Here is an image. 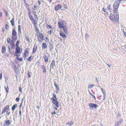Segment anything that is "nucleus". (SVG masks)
Returning a JSON list of instances; mask_svg holds the SVG:
<instances>
[{
  "label": "nucleus",
  "instance_id": "nucleus-1",
  "mask_svg": "<svg viewBox=\"0 0 126 126\" xmlns=\"http://www.w3.org/2000/svg\"><path fill=\"white\" fill-rule=\"evenodd\" d=\"M35 32L37 34V41L39 43H41L44 40V35L42 33H40L38 28L37 25L34 26Z\"/></svg>",
  "mask_w": 126,
  "mask_h": 126
},
{
  "label": "nucleus",
  "instance_id": "nucleus-2",
  "mask_svg": "<svg viewBox=\"0 0 126 126\" xmlns=\"http://www.w3.org/2000/svg\"><path fill=\"white\" fill-rule=\"evenodd\" d=\"M59 28L60 29H63L64 33L65 34L68 33V28L67 27L66 24H64L63 20L59 21L58 23Z\"/></svg>",
  "mask_w": 126,
  "mask_h": 126
},
{
  "label": "nucleus",
  "instance_id": "nucleus-3",
  "mask_svg": "<svg viewBox=\"0 0 126 126\" xmlns=\"http://www.w3.org/2000/svg\"><path fill=\"white\" fill-rule=\"evenodd\" d=\"M110 20L112 22L115 24H118L119 23V15H117L116 16V17L115 16L112 14H111L110 16Z\"/></svg>",
  "mask_w": 126,
  "mask_h": 126
},
{
  "label": "nucleus",
  "instance_id": "nucleus-4",
  "mask_svg": "<svg viewBox=\"0 0 126 126\" xmlns=\"http://www.w3.org/2000/svg\"><path fill=\"white\" fill-rule=\"evenodd\" d=\"M53 97H51V98L52 103L57 107H59V102L57 101L56 95L54 93H53Z\"/></svg>",
  "mask_w": 126,
  "mask_h": 126
},
{
  "label": "nucleus",
  "instance_id": "nucleus-5",
  "mask_svg": "<svg viewBox=\"0 0 126 126\" xmlns=\"http://www.w3.org/2000/svg\"><path fill=\"white\" fill-rule=\"evenodd\" d=\"M119 4L116 3V2H114L113 4V9L112 11L114 14H116L117 15H119V13L118 12V8L119 7Z\"/></svg>",
  "mask_w": 126,
  "mask_h": 126
},
{
  "label": "nucleus",
  "instance_id": "nucleus-6",
  "mask_svg": "<svg viewBox=\"0 0 126 126\" xmlns=\"http://www.w3.org/2000/svg\"><path fill=\"white\" fill-rule=\"evenodd\" d=\"M29 11V12L28 13V16L29 18L32 21L34 26L37 25V21H36L35 19L33 18V16L31 15V11L29 9H28Z\"/></svg>",
  "mask_w": 126,
  "mask_h": 126
},
{
  "label": "nucleus",
  "instance_id": "nucleus-7",
  "mask_svg": "<svg viewBox=\"0 0 126 126\" xmlns=\"http://www.w3.org/2000/svg\"><path fill=\"white\" fill-rule=\"evenodd\" d=\"M11 38L13 40L15 41L16 40L17 38V32L14 29H13L12 31Z\"/></svg>",
  "mask_w": 126,
  "mask_h": 126
},
{
  "label": "nucleus",
  "instance_id": "nucleus-8",
  "mask_svg": "<svg viewBox=\"0 0 126 126\" xmlns=\"http://www.w3.org/2000/svg\"><path fill=\"white\" fill-rule=\"evenodd\" d=\"M30 49L29 48H27L25 49L23 53V57L24 58H26L28 57L29 55Z\"/></svg>",
  "mask_w": 126,
  "mask_h": 126
},
{
  "label": "nucleus",
  "instance_id": "nucleus-9",
  "mask_svg": "<svg viewBox=\"0 0 126 126\" xmlns=\"http://www.w3.org/2000/svg\"><path fill=\"white\" fill-rule=\"evenodd\" d=\"M7 42L14 47H15V42L14 41V40H12L10 38H8L7 39Z\"/></svg>",
  "mask_w": 126,
  "mask_h": 126
},
{
  "label": "nucleus",
  "instance_id": "nucleus-10",
  "mask_svg": "<svg viewBox=\"0 0 126 126\" xmlns=\"http://www.w3.org/2000/svg\"><path fill=\"white\" fill-rule=\"evenodd\" d=\"M43 58L45 62L46 63H47L49 59L50 58V55L47 54V55H44L43 56Z\"/></svg>",
  "mask_w": 126,
  "mask_h": 126
},
{
  "label": "nucleus",
  "instance_id": "nucleus-11",
  "mask_svg": "<svg viewBox=\"0 0 126 126\" xmlns=\"http://www.w3.org/2000/svg\"><path fill=\"white\" fill-rule=\"evenodd\" d=\"M11 121L9 120H5L3 124V125L4 126H9L11 125Z\"/></svg>",
  "mask_w": 126,
  "mask_h": 126
},
{
  "label": "nucleus",
  "instance_id": "nucleus-12",
  "mask_svg": "<svg viewBox=\"0 0 126 126\" xmlns=\"http://www.w3.org/2000/svg\"><path fill=\"white\" fill-rule=\"evenodd\" d=\"M9 107L10 106L9 105H8L5 107L4 109L1 112V114H3L9 110H10L9 109Z\"/></svg>",
  "mask_w": 126,
  "mask_h": 126
},
{
  "label": "nucleus",
  "instance_id": "nucleus-13",
  "mask_svg": "<svg viewBox=\"0 0 126 126\" xmlns=\"http://www.w3.org/2000/svg\"><path fill=\"white\" fill-rule=\"evenodd\" d=\"M89 106L90 108H95L96 109L98 107V106L96 104L90 103L89 104Z\"/></svg>",
  "mask_w": 126,
  "mask_h": 126
},
{
  "label": "nucleus",
  "instance_id": "nucleus-14",
  "mask_svg": "<svg viewBox=\"0 0 126 126\" xmlns=\"http://www.w3.org/2000/svg\"><path fill=\"white\" fill-rule=\"evenodd\" d=\"M22 49L20 47H16V53L20 54L22 53Z\"/></svg>",
  "mask_w": 126,
  "mask_h": 126
},
{
  "label": "nucleus",
  "instance_id": "nucleus-15",
  "mask_svg": "<svg viewBox=\"0 0 126 126\" xmlns=\"http://www.w3.org/2000/svg\"><path fill=\"white\" fill-rule=\"evenodd\" d=\"M62 8V6L60 4H58L55 6L54 9L56 11H58V10H60Z\"/></svg>",
  "mask_w": 126,
  "mask_h": 126
},
{
  "label": "nucleus",
  "instance_id": "nucleus-16",
  "mask_svg": "<svg viewBox=\"0 0 126 126\" xmlns=\"http://www.w3.org/2000/svg\"><path fill=\"white\" fill-rule=\"evenodd\" d=\"M37 47L36 45L35 44L33 48L32 53L33 54H34L37 51Z\"/></svg>",
  "mask_w": 126,
  "mask_h": 126
},
{
  "label": "nucleus",
  "instance_id": "nucleus-17",
  "mask_svg": "<svg viewBox=\"0 0 126 126\" xmlns=\"http://www.w3.org/2000/svg\"><path fill=\"white\" fill-rule=\"evenodd\" d=\"M55 66V61L54 60L52 61L50 65V68L51 67L53 69L54 67V66Z\"/></svg>",
  "mask_w": 126,
  "mask_h": 126
},
{
  "label": "nucleus",
  "instance_id": "nucleus-18",
  "mask_svg": "<svg viewBox=\"0 0 126 126\" xmlns=\"http://www.w3.org/2000/svg\"><path fill=\"white\" fill-rule=\"evenodd\" d=\"M60 36L63 39H65L66 38V35L63 32H60Z\"/></svg>",
  "mask_w": 126,
  "mask_h": 126
},
{
  "label": "nucleus",
  "instance_id": "nucleus-19",
  "mask_svg": "<svg viewBox=\"0 0 126 126\" xmlns=\"http://www.w3.org/2000/svg\"><path fill=\"white\" fill-rule=\"evenodd\" d=\"M108 9L109 10L110 12H111L112 11V5L110 4L107 7Z\"/></svg>",
  "mask_w": 126,
  "mask_h": 126
},
{
  "label": "nucleus",
  "instance_id": "nucleus-20",
  "mask_svg": "<svg viewBox=\"0 0 126 126\" xmlns=\"http://www.w3.org/2000/svg\"><path fill=\"white\" fill-rule=\"evenodd\" d=\"M6 48L4 46H3L2 47L1 53H5L6 51Z\"/></svg>",
  "mask_w": 126,
  "mask_h": 126
},
{
  "label": "nucleus",
  "instance_id": "nucleus-21",
  "mask_svg": "<svg viewBox=\"0 0 126 126\" xmlns=\"http://www.w3.org/2000/svg\"><path fill=\"white\" fill-rule=\"evenodd\" d=\"M102 11L105 13V14H107L108 15H109V12L107 9L105 7H103L102 9Z\"/></svg>",
  "mask_w": 126,
  "mask_h": 126
},
{
  "label": "nucleus",
  "instance_id": "nucleus-22",
  "mask_svg": "<svg viewBox=\"0 0 126 126\" xmlns=\"http://www.w3.org/2000/svg\"><path fill=\"white\" fill-rule=\"evenodd\" d=\"M34 58V56L30 55V57L27 59V60L28 61L31 62L32 60Z\"/></svg>",
  "mask_w": 126,
  "mask_h": 126
},
{
  "label": "nucleus",
  "instance_id": "nucleus-23",
  "mask_svg": "<svg viewBox=\"0 0 126 126\" xmlns=\"http://www.w3.org/2000/svg\"><path fill=\"white\" fill-rule=\"evenodd\" d=\"M47 47V46L45 43L44 42L42 44V48L43 49H46Z\"/></svg>",
  "mask_w": 126,
  "mask_h": 126
},
{
  "label": "nucleus",
  "instance_id": "nucleus-24",
  "mask_svg": "<svg viewBox=\"0 0 126 126\" xmlns=\"http://www.w3.org/2000/svg\"><path fill=\"white\" fill-rule=\"evenodd\" d=\"M42 68L43 69V71L44 73H46V66L44 64H43L42 66Z\"/></svg>",
  "mask_w": 126,
  "mask_h": 126
},
{
  "label": "nucleus",
  "instance_id": "nucleus-25",
  "mask_svg": "<svg viewBox=\"0 0 126 126\" xmlns=\"http://www.w3.org/2000/svg\"><path fill=\"white\" fill-rule=\"evenodd\" d=\"M25 38L26 41H27L29 43L30 41L29 36L27 35H25Z\"/></svg>",
  "mask_w": 126,
  "mask_h": 126
},
{
  "label": "nucleus",
  "instance_id": "nucleus-26",
  "mask_svg": "<svg viewBox=\"0 0 126 126\" xmlns=\"http://www.w3.org/2000/svg\"><path fill=\"white\" fill-rule=\"evenodd\" d=\"M4 88L6 93H8L9 92V88L8 86L7 85V86H5Z\"/></svg>",
  "mask_w": 126,
  "mask_h": 126
},
{
  "label": "nucleus",
  "instance_id": "nucleus-27",
  "mask_svg": "<svg viewBox=\"0 0 126 126\" xmlns=\"http://www.w3.org/2000/svg\"><path fill=\"white\" fill-rule=\"evenodd\" d=\"M17 105L16 104L14 105L12 107V111H14L15 108L17 107Z\"/></svg>",
  "mask_w": 126,
  "mask_h": 126
},
{
  "label": "nucleus",
  "instance_id": "nucleus-28",
  "mask_svg": "<svg viewBox=\"0 0 126 126\" xmlns=\"http://www.w3.org/2000/svg\"><path fill=\"white\" fill-rule=\"evenodd\" d=\"M46 27L48 29H52V26L51 25H48L47 24V25L46 26Z\"/></svg>",
  "mask_w": 126,
  "mask_h": 126
},
{
  "label": "nucleus",
  "instance_id": "nucleus-29",
  "mask_svg": "<svg viewBox=\"0 0 126 126\" xmlns=\"http://www.w3.org/2000/svg\"><path fill=\"white\" fill-rule=\"evenodd\" d=\"M10 22L11 23L12 25V26H14V18H12V19L10 21Z\"/></svg>",
  "mask_w": 126,
  "mask_h": 126
},
{
  "label": "nucleus",
  "instance_id": "nucleus-30",
  "mask_svg": "<svg viewBox=\"0 0 126 126\" xmlns=\"http://www.w3.org/2000/svg\"><path fill=\"white\" fill-rule=\"evenodd\" d=\"M15 71L16 74H18L19 73V71L17 68H15L14 69Z\"/></svg>",
  "mask_w": 126,
  "mask_h": 126
},
{
  "label": "nucleus",
  "instance_id": "nucleus-31",
  "mask_svg": "<svg viewBox=\"0 0 126 126\" xmlns=\"http://www.w3.org/2000/svg\"><path fill=\"white\" fill-rule=\"evenodd\" d=\"M54 85L56 87V90H58L59 89V88L57 84L56 83H54Z\"/></svg>",
  "mask_w": 126,
  "mask_h": 126
},
{
  "label": "nucleus",
  "instance_id": "nucleus-32",
  "mask_svg": "<svg viewBox=\"0 0 126 126\" xmlns=\"http://www.w3.org/2000/svg\"><path fill=\"white\" fill-rule=\"evenodd\" d=\"M31 72H30L29 71H28V72L27 75L28 77L29 78H30L31 77Z\"/></svg>",
  "mask_w": 126,
  "mask_h": 126
},
{
  "label": "nucleus",
  "instance_id": "nucleus-33",
  "mask_svg": "<svg viewBox=\"0 0 126 126\" xmlns=\"http://www.w3.org/2000/svg\"><path fill=\"white\" fill-rule=\"evenodd\" d=\"M19 43H20V41L19 40H18L16 41V47H19Z\"/></svg>",
  "mask_w": 126,
  "mask_h": 126
},
{
  "label": "nucleus",
  "instance_id": "nucleus-34",
  "mask_svg": "<svg viewBox=\"0 0 126 126\" xmlns=\"http://www.w3.org/2000/svg\"><path fill=\"white\" fill-rule=\"evenodd\" d=\"M5 28L6 30H8L9 29V27L8 25L7 24H6L5 25Z\"/></svg>",
  "mask_w": 126,
  "mask_h": 126
},
{
  "label": "nucleus",
  "instance_id": "nucleus-35",
  "mask_svg": "<svg viewBox=\"0 0 126 126\" xmlns=\"http://www.w3.org/2000/svg\"><path fill=\"white\" fill-rule=\"evenodd\" d=\"M21 26L20 25H19L18 27V32L19 33H21Z\"/></svg>",
  "mask_w": 126,
  "mask_h": 126
},
{
  "label": "nucleus",
  "instance_id": "nucleus-36",
  "mask_svg": "<svg viewBox=\"0 0 126 126\" xmlns=\"http://www.w3.org/2000/svg\"><path fill=\"white\" fill-rule=\"evenodd\" d=\"M16 58L17 60L20 62H22L23 60V59L22 58H18V57H17Z\"/></svg>",
  "mask_w": 126,
  "mask_h": 126
},
{
  "label": "nucleus",
  "instance_id": "nucleus-37",
  "mask_svg": "<svg viewBox=\"0 0 126 126\" xmlns=\"http://www.w3.org/2000/svg\"><path fill=\"white\" fill-rule=\"evenodd\" d=\"M6 112V114L7 116H9L11 112L10 111V110H9Z\"/></svg>",
  "mask_w": 126,
  "mask_h": 126
},
{
  "label": "nucleus",
  "instance_id": "nucleus-38",
  "mask_svg": "<svg viewBox=\"0 0 126 126\" xmlns=\"http://www.w3.org/2000/svg\"><path fill=\"white\" fill-rule=\"evenodd\" d=\"M94 85H88V88L89 89H91L94 86Z\"/></svg>",
  "mask_w": 126,
  "mask_h": 126
},
{
  "label": "nucleus",
  "instance_id": "nucleus-39",
  "mask_svg": "<svg viewBox=\"0 0 126 126\" xmlns=\"http://www.w3.org/2000/svg\"><path fill=\"white\" fill-rule=\"evenodd\" d=\"M101 90L102 91V93H103V94H105L106 93L105 90L104 89H103L102 88H101Z\"/></svg>",
  "mask_w": 126,
  "mask_h": 126
},
{
  "label": "nucleus",
  "instance_id": "nucleus-40",
  "mask_svg": "<svg viewBox=\"0 0 126 126\" xmlns=\"http://www.w3.org/2000/svg\"><path fill=\"white\" fill-rule=\"evenodd\" d=\"M33 14H34V16L35 18V19H37V20L38 19V17L37 16V14H36V13H35V14H34L33 13Z\"/></svg>",
  "mask_w": 126,
  "mask_h": 126
},
{
  "label": "nucleus",
  "instance_id": "nucleus-41",
  "mask_svg": "<svg viewBox=\"0 0 126 126\" xmlns=\"http://www.w3.org/2000/svg\"><path fill=\"white\" fill-rule=\"evenodd\" d=\"M24 2L26 6V7H27V6L28 7L30 6V5L28 4V3L27 2L26 0L24 1Z\"/></svg>",
  "mask_w": 126,
  "mask_h": 126
},
{
  "label": "nucleus",
  "instance_id": "nucleus-42",
  "mask_svg": "<svg viewBox=\"0 0 126 126\" xmlns=\"http://www.w3.org/2000/svg\"><path fill=\"white\" fill-rule=\"evenodd\" d=\"M4 11L5 13L6 14V16H8V12L7 11L5 10H4Z\"/></svg>",
  "mask_w": 126,
  "mask_h": 126
},
{
  "label": "nucleus",
  "instance_id": "nucleus-43",
  "mask_svg": "<svg viewBox=\"0 0 126 126\" xmlns=\"http://www.w3.org/2000/svg\"><path fill=\"white\" fill-rule=\"evenodd\" d=\"M47 32L50 35H51L52 33V31L51 30H50L49 31H48Z\"/></svg>",
  "mask_w": 126,
  "mask_h": 126
},
{
  "label": "nucleus",
  "instance_id": "nucleus-44",
  "mask_svg": "<svg viewBox=\"0 0 126 126\" xmlns=\"http://www.w3.org/2000/svg\"><path fill=\"white\" fill-rule=\"evenodd\" d=\"M8 49L9 50V52L10 53V54H12V53L11 52V49L9 47H8Z\"/></svg>",
  "mask_w": 126,
  "mask_h": 126
},
{
  "label": "nucleus",
  "instance_id": "nucleus-45",
  "mask_svg": "<svg viewBox=\"0 0 126 126\" xmlns=\"http://www.w3.org/2000/svg\"><path fill=\"white\" fill-rule=\"evenodd\" d=\"M45 39H46L47 40V41H46V42H49V38L48 37H45Z\"/></svg>",
  "mask_w": 126,
  "mask_h": 126
},
{
  "label": "nucleus",
  "instance_id": "nucleus-46",
  "mask_svg": "<svg viewBox=\"0 0 126 126\" xmlns=\"http://www.w3.org/2000/svg\"><path fill=\"white\" fill-rule=\"evenodd\" d=\"M19 90L20 92H22V88L21 87H19Z\"/></svg>",
  "mask_w": 126,
  "mask_h": 126
},
{
  "label": "nucleus",
  "instance_id": "nucleus-47",
  "mask_svg": "<svg viewBox=\"0 0 126 126\" xmlns=\"http://www.w3.org/2000/svg\"><path fill=\"white\" fill-rule=\"evenodd\" d=\"M51 113L52 115H53V114H56V113L55 111H54L53 112H51Z\"/></svg>",
  "mask_w": 126,
  "mask_h": 126
},
{
  "label": "nucleus",
  "instance_id": "nucleus-48",
  "mask_svg": "<svg viewBox=\"0 0 126 126\" xmlns=\"http://www.w3.org/2000/svg\"><path fill=\"white\" fill-rule=\"evenodd\" d=\"M73 123L74 122H73V121H71V123L70 124V126H71L72 125H73Z\"/></svg>",
  "mask_w": 126,
  "mask_h": 126
},
{
  "label": "nucleus",
  "instance_id": "nucleus-49",
  "mask_svg": "<svg viewBox=\"0 0 126 126\" xmlns=\"http://www.w3.org/2000/svg\"><path fill=\"white\" fill-rule=\"evenodd\" d=\"M20 99L19 97H17L16 99V100L17 101H18Z\"/></svg>",
  "mask_w": 126,
  "mask_h": 126
},
{
  "label": "nucleus",
  "instance_id": "nucleus-50",
  "mask_svg": "<svg viewBox=\"0 0 126 126\" xmlns=\"http://www.w3.org/2000/svg\"><path fill=\"white\" fill-rule=\"evenodd\" d=\"M2 72H1V73L0 74V79H1L2 78Z\"/></svg>",
  "mask_w": 126,
  "mask_h": 126
},
{
  "label": "nucleus",
  "instance_id": "nucleus-51",
  "mask_svg": "<svg viewBox=\"0 0 126 126\" xmlns=\"http://www.w3.org/2000/svg\"><path fill=\"white\" fill-rule=\"evenodd\" d=\"M22 102H22L20 104V105L19 106V109H20L21 108V106L22 105Z\"/></svg>",
  "mask_w": 126,
  "mask_h": 126
},
{
  "label": "nucleus",
  "instance_id": "nucleus-52",
  "mask_svg": "<svg viewBox=\"0 0 126 126\" xmlns=\"http://www.w3.org/2000/svg\"><path fill=\"white\" fill-rule=\"evenodd\" d=\"M57 108L58 107H56L55 106L53 108V109H55L56 110H57V109H58Z\"/></svg>",
  "mask_w": 126,
  "mask_h": 126
},
{
  "label": "nucleus",
  "instance_id": "nucleus-53",
  "mask_svg": "<svg viewBox=\"0 0 126 126\" xmlns=\"http://www.w3.org/2000/svg\"><path fill=\"white\" fill-rule=\"evenodd\" d=\"M34 7L35 9H37V6L35 5H34Z\"/></svg>",
  "mask_w": 126,
  "mask_h": 126
},
{
  "label": "nucleus",
  "instance_id": "nucleus-54",
  "mask_svg": "<svg viewBox=\"0 0 126 126\" xmlns=\"http://www.w3.org/2000/svg\"><path fill=\"white\" fill-rule=\"evenodd\" d=\"M19 116H20L21 115V110H19Z\"/></svg>",
  "mask_w": 126,
  "mask_h": 126
},
{
  "label": "nucleus",
  "instance_id": "nucleus-55",
  "mask_svg": "<svg viewBox=\"0 0 126 126\" xmlns=\"http://www.w3.org/2000/svg\"><path fill=\"white\" fill-rule=\"evenodd\" d=\"M38 4L39 5H40L41 4V2H40V1L38 0Z\"/></svg>",
  "mask_w": 126,
  "mask_h": 126
},
{
  "label": "nucleus",
  "instance_id": "nucleus-56",
  "mask_svg": "<svg viewBox=\"0 0 126 126\" xmlns=\"http://www.w3.org/2000/svg\"><path fill=\"white\" fill-rule=\"evenodd\" d=\"M93 97L94 98V100H95L96 99V97L94 95H92Z\"/></svg>",
  "mask_w": 126,
  "mask_h": 126
},
{
  "label": "nucleus",
  "instance_id": "nucleus-57",
  "mask_svg": "<svg viewBox=\"0 0 126 126\" xmlns=\"http://www.w3.org/2000/svg\"><path fill=\"white\" fill-rule=\"evenodd\" d=\"M107 65L109 67H110L111 66V65L109 64H107Z\"/></svg>",
  "mask_w": 126,
  "mask_h": 126
},
{
  "label": "nucleus",
  "instance_id": "nucleus-58",
  "mask_svg": "<svg viewBox=\"0 0 126 126\" xmlns=\"http://www.w3.org/2000/svg\"><path fill=\"white\" fill-rule=\"evenodd\" d=\"M2 16V13L1 12H0V16Z\"/></svg>",
  "mask_w": 126,
  "mask_h": 126
},
{
  "label": "nucleus",
  "instance_id": "nucleus-59",
  "mask_svg": "<svg viewBox=\"0 0 126 126\" xmlns=\"http://www.w3.org/2000/svg\"><path fill=\"white\" fill-rule=\"evenodd\" d=\"M16 56H17V57H19L20 56V55L19 54H16Z\"/></svg>",
  "mask_w": 126,
  "mask_h": 126
},
{
  "label": "nucleus",
  "instance_id": "nucleus-60",
  "mask_svg": "<svg viewBox=\"0 0 126 126\" xmlns=\"http://www.w3.org/2000/svg\"><path fill=\"white\" fill-rule=\"evenodd\" d=\"M2 31L3 32H4V28H3L2 29Z\"/></svg>",
  "mask_w": 126,
  "mask_h": 126
},
{
  "label": "nucleus",
  "instance_id": "nucleus-61",
  "mask_svg": "<svg viewBox=\"0 0 126 126\" xmlns=\"http://www.w3.org/2000/svg\"><path fill=\"white\" fill-rule=\"evenodd\" d=\"M90 94L92 96V95H93L92 94V93H91V92H90Z\"/></svg>",
  "mask_w": 126,
  "mask_h": 126
},
{
  "label": "nucleus",
  "instance_id": "nucleus-62",
  "mask_svg": "<svg viewBox=\"0 0 126 126\" xmlns=\"http://www.w3.org/2000/svg\"><path fill=\"white\" fill-rule=\"evenodd\" d=\"M66 124H70L69 123V122H68V123H66Z\"/></svg>",
  "mask_w": 126,
  "mask_h": 126
},
{
  "label": "nucleus",
  "instance_id": "nucleus-63",
  "mask_svg": "<svg viewBox=\"0 0 126 126\" xmlns=\"http://www.w3.org/2000/svg\"><path fill=\"white\" fill-rule=\"evenodd\" d=\"M65 9H67V7H66V8H65Z\"/></svg>",
  "mask_w": 126,
  "mask_h": 126
},
{
  "label": "nucleus",
  "instance_id": "nucleus-64",
  "mask_svg": "<svg viewBox=\"0 0 126 126\" xmlns=\"http://www.w3.org/2000/svg\"><path fill=\"white\" fill-rule=\"evenodd\" d=\"M23 0L24 1H25V0Z\"/></svg>",
  "mask_w": 126,
  "mask_h": 126
}]
</instances>
